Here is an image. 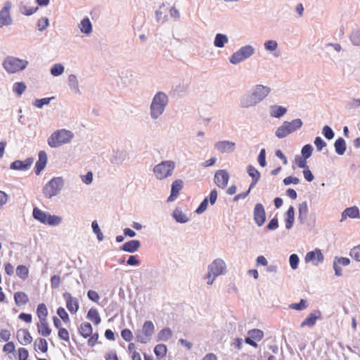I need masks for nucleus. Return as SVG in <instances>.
I'll use <instances>...</instances> for the list:
<instances>
[{
  "label": "nucleus",
  "mask_w": 360,
  "mask_h": 360,
  "mask_svg": "<svg viewBox=\"0 0 360 360\" xmlns=\"http://www.w3.org/2000/svg\"><path fill=\"white\" fill-rule=\"evenodd\" d=\"M270 92V88L263 86L257 85L251 95L244 97L241 101V106L248 108L252 106L268 96Z\"/></svg>",
  "instance_id": "obj_1"
},
{
  "label": "nucleus",
  "mask_w": 360,
  "mask_h": 360,
  "mask_svg": "<svg viewBox=\"0 0 360 360\" xmlns=\"http://www.w3.org/2000/svg\"><path fill=\"white\" fill-rule=\"evenodd\" d=\"M73 134L66 129H60L53 133L48 139V144L51 148H57L71 141Z\"/></svg>",
  "instance_id": "obj_2"
},
{
  "label": "nucleus",
  "mask_w": 360,
  "mask_h": 360,
  "mask_svg": "<svg viewBox=\"0 0 360 360\" xmlns=\"http://www.w3.org/2000/svg\"><path fill=\"white\" fill-rule=\"evenodd\" d=\"M167 101L168 98L165 93L158 92L155 95L150 105V114L152 117L157 118L162 115Z\"/></svg>",
  "instance_id": "obj_3"
},
{
  "label": "nucleus",
  "mask_w": 360,
  "mask_h": 360,
  "mask_svg": "<svg viewBox=\"0 0 360 360\" xmlns=\"http://www.w3.org/2000/svg\"><path fill=\"white\" fill-rule=\"evenodd\" d=\"M33 217L42 224H48L49 226L59 225L62 221V218L56 216L51 215L49 213L45 212L37 207L33 209Z\"/></svg>",
  "instance_id": "obj_4"
},
{
  "label": "nucleus",
  "mask_w": 360,
  "mask_h": 360,
  "mask_svg": "<svg viewBox=\"0 0 360 360\" xmlns=\"http://www.w3.org/2000/svg\"><path fill=\"white\" fill-rule=\"evenodd\" d=\"M78 332L82 338H89L87 344L90 347H94L98 343L99 335L97 332L93 333V327L90 323H82L78 328Z\"/></svg>",
  "instance_id": "obj_5"
},
{
  "label": "nucleus",
  "mask_w": 360,
  "mask_h": 360,
  "mask_svg": "<svg viewBox=\"0 0 360 360\" xmlns=\"http://www.w3.org/2000/svg\"><path fill=\"white\" fill-rule=\"evenodd\" d=\"M27 61L13 56L5 58L3 66L8 73H15L26 68Z\"/></svg>",
  "instance_id": "obj_6"
},
{
  "label": "nucleus",
  "mask_w": 360,
  "mask_h": 360,
  "mask_svg": "<svg viewBox=\"0 0 360 360\" xmlns=\"http://www.w3.org/2000/svg\"><path fill=\"white\" fill-rule=\"evenodd\" d=\"M63 186V179L61 177H54L44 187L43 193L47 198L56 195Z\"/></svg>",
  "instance_id": "obj_7"
},
{
  "label": "nucleus",
  "mask_w": 360,
  "mask_h": 360,
  "mask_svg": "<svg viewBox=\"0 0 360 360\" xmlns=\"http://www.w3.org/2000/svg\"><path fill=\"white\" fill-rule=\"evenodd\" d=\"M174 167L173 161H163L154 167L153 172L158 179H164L172 176Z\"/></svg>",
  "instance_id": "obj_8"
},
{
  "label": "nucleus",
  "mask_w": 360,
  "mask_h": 360,
  "mask_svg": "<svg viewBox=\"0 0 360 360\" xmlns=\"http://www.w3.org/2000/svg\"><path fill=\"white\" fill-rule=\"evenodd\" d=\"M253 53L254 49L251 46H245L231 56L230 62L233 64H238L242 60L251 56Z\"/></svg>",
  "instance_id": "obj_9"
},
{
  "label": "nucleus",
  "mask_w": 360,
  "mask_h": 360,
  "mask_svg": "<svg viewBox=\"0 0 360 360\" xmlns=\"http://www.w3.org/2000/svg\"><path fill=\"white\" fill-rule=\"evenodd\" d=\"M155 327L152 321H147L143 323L141 332L137 335V340L141 343H146L153 335Z\"/></svg>",
  "instance_id": "obj_10"
},
{
  "label": "nucleus",
  "mask_w": 360,
  "mask_h": 360,
  "mask_svg": "<svg viewBox=\"0 0 360 360\" xmlns=\"http://www.w3.org/2000/svg\"><path fill=\"white\" fill-rule=\"evenodd\" d=\"M63 297L66 302V307L72 314H75L79 310V302L77 298L73 297L70 292H64Z\"/></svg>",
  "instance_id": "obj_11"
},
{
  "label": "nucleus",
  "mask_w": 360,
  "mask_h": 360,
  "mask_svg": "<svg viewBox=\"0 0 360 360\" xmlns=\"http://www.w3.org/2000/svg\"><path fill=\"white\" fill-rule=\"evenodd\" d=\"M226 269V264L221 259L214 260L212 264L208 266V270L210 271V275L216 277L219 275L223 274Z\"/></svg>",
  "instance_id": "obj_12"
},
{
  "label": "nucleus",
  "mask_w": 360,
  "mask_h": 360,
  "mask_svg": "<svg viewBox=\"0 0 360 360\" xmlns=\"http://www.w3.org/2000/svg\"><path fill=\"white\" fill-rule=\"evenodd\" d=\"M254 219L255 223L261 226L264 224L266 220V212L263 205L258 203L255 205L254 209Z\"/></svg>",
  "instance_id": "obj_13"
},
{
  "label": "nucleus",
  "mask_w": 360,
  "mask_h": 360,
  "mask_svg": "<svg viewBox=\"0 0 360 360\" xmlns=\"http://www.w3.org/2000/svg\"><path fill=\"white\" fill-rule=\"evenodd\" d=\"M229 175L225 170H219L214 175V182L220 188H225L227 186Z\"/></svg>",
  "instance_id": "obj_14"
},
{
  "label": "nucleus",
  "mask_w": 360,
  "mask_h": 360,
  "mask_svg": "<svg viewBox=\"0 0 360 360\" xmlns=\"http://www.w3.org/2000/svg\"><path fill=\"white\" fill-rule=\"evenodd\" d=\"M10 4H7L0 12V27L9 25L12 22V19L10 16Z\"/></svg>",
  "instance_id": "obj_15"
},
{
  "label": "nucleus",
  "mask_w": 360,
  "mask_h": 360,
  "mask_svg": "<svg viewBox=\"0 0 360 360\" xmlns=\"http://www.w3.org/2000/svg\"><path fill=\"white\" fill-rule=\"evenodd\" d=\"M323 259V255L319 249L309 252L305 256L306 262H313L316 265L322 262Z\"/></svg>",
  "instance_id": "obj_16"
},
{
  "label": "nucleus",
  "mask_w": 360,
  "mask_h": 360,
  "mask_svg": "<svg viewBox=\"0 0 360 360\" xmlns=\"http://www.w3.org/2000/svg\"><path fill=\"white\" fill-rule=\"evenodd\" d=\"M47 154L45 151L41 150L39 153V158L34 167V172L37 175H39L41 172L45 168L47 164Z\"/></svg>",
  "instance_id": "obj_17"
},
{
  "label": "nucleus",
  "mask_w": 360,
  "mask_h": 360,
  "mask_svg": "<svg viewBox=\"0 0 360 360\" xmlns=\"http://www.w3.org/2000/svg\"><path fill=\"white\" fill-rule=\"evenodd\" d=\"M33 161L34 160L32 158H28L23 161L15 160L11 163V168L15 170H26L30 167Z\"/></svg>",
  "instance_id": "obj_18"
},
{
  "label": "nucleus",
  "mask_w": 360,
  "mask_h": 360,
  "mask_svg": "<svg viewBox=\"0 0 360 360\" xmlns=\"http://www.w3.org/2000/svg\"><path fill=\"white\" fill-rule=\"evenodd\" d=\"M18 342L22 345H30L32 342V337L27 329H20L17 331Z\"/></svg>",
  "instance_id": "obj_19"
},
{
  "label": "nucleus",
  "mask_w": 360,
  "mask_h": 360,
  "mask_svg": "<svg viewBox=\"0 0 360 360\" xmlns=\"http://www.w3.org/2000/svg\"><path fill=\"white\" fill-rule=\"evenodd\" d=\"M321 312L319 311H315L309 314V316L301 323L300 326L304 327H312L315 325L316 321L321 318Z\"/></svg>",
  "instance_id": "obj_20"
},
{
  "label": "nucleus",
  "mask_w": 360,
  "mask_h": 360,
  "mask_svg": "<svg viewBox=\"0 0 360 360\" xmlns=\"http://www.w3.org/2000/svg\"><path fill=\"white\" fill-rule=\"evenodd\" d=\"M182 188L183 181L181 179L175 180L172 184L171 194L167 198V202H172L174 200L177 198L179 193L182 189Z\"/></svg>",
  "instance_id": "obj_21"
},
{
  "label": "nucleus",
  "mask_w": 360,
  "mask_h": 360,
  "mask_svg": "<svg viewBox=\"0 0 360 360\" xmlns=\"http://www.w3.org/2000/svg\"><path fill=\"white\" fill-rule=\"evenodd\" d=\"M13 299L15 305L18 307L25 306L30 301L28 295L22 291L15 292L13 295Z\"/></svg>",
  "instance_id": "obj_22"
},
{
  "label": "nucleus",
  "mask_w": 360,
  "mask_h": 360,
  "mask_svg": "<svg viewBox=\"0 0 360 360\" xmlns=\"http://www.w3.org/2000/svg\"><path fill=\"white\" fill-rule=\"evenodd\" d=\"M141 246V243L137 240H129L122 245L120 250L127 252H135L139 250Z\"/></svg>",
  "instance_id": "obj_23"
},
{
  "label": "nucleus",
  "mask_w": 360,
  "mask_h": 360,
  "mask_svg": "<svg viewBox=\"0 0 360 360\" xmlns=\"http://www.w3.org/2000/svg\"><path fill=\"white\" fill-rule=\"evenodd\" d=\"M235 143L229 141H219L215 144L217 148L221 153L231 152L234 150Z\"/></svg>",
  "instance_id": "obj_24"
},
{
  "label": "nucleus",
  "mask_w": 360,
  "mask_h": 360,
  "mask_svg": "<svg viewBox=\"0 0 360 360\" xmlns=\"http://www.w3.org/2000/svg\"><path fill=\"white\" fill-rule=\"evenodd\" d=\"M38 333L44 337H48L51 333V329L47 322V320L39 321L37 324Z\"/></svg>",
  "instance_id": "obj_25"
},
{
  "label": "nucleus",
  "mask_w": 360,
  "mask_h": 360,
  "mask_svg": "<svg viewBox=\"0 0 360 360\" xmlns=\"http://www.w3.org/2000/svg\"><path fill=\"white\" fill-rule=\"evenodd\" d=\"M86 318L91 321L95 326H98L101 322V316L96 308H91L86 314Z\"/></svg>",
  "instance_id": "obj_26"
},
{
  "label": "nucleus",
  "mask_w": 360,
  "mask_h": 360,
  "mask_svg": "<svg viewBox=\"0 0 360 360\" xmlns=\"http://www.w3.org/2000/svg\"><path fill=\"white\" fill-rule=\"evenodd\" d=\"M248 173L252 178V181L250 186V189L255 187L256 184L258 182L260 178V173L259 171L252 165H249L248 167Z\"/></svg>",
  "instance_id": "obj_27"
},
{
  "label": "nucleus",
  "mask_w": 360,
  "mask_h": 360,
  "mask_svg": "<svg viewBox=\"0 0 360 360\" xmlns=\"http://www.w3.org/2000/svg\"><path fill=\"white\" fill-rule=\"evenodd\" d=\"M347 217L357 218L359 217V210L357 207H348L342 214V219H345Z\"/></svg>",
  "instance_id": "obj_28"
},
{
  "label": "nucleus",
  "mask_w": 360,
  "mask_h": 360,
  "mask_svg": "<svg viewBox=\"0 0 360 360\" xmlns=\"http://www.w3.org/2000/svg\"><path fill=\"white\" fill-rule=\"evenodd\" d=\"M283 124L290 131V133L300 129L302 125V122L300 119H295L291 122H284Z\"/></svg>",
  "instance_id": "obj_29"
},
{
  "label": "nucleus",
  "mask_w": 360,
  "mask_h": 360,
  "mask_svg": "<svg viewBox=\"0 0 360 360\" xmlns=\"http://www.w3.org/2000/svg\"><path fill=\"white\" fill-rule=\"evenodd\" d=\"M16 275L22 281H25L29 276V269L25 265H18L16 268Z\"/></svg>",
  "instance_id": "obj_30"
},
{
  "label": "nucleus",
  "mask_w": 360,
  "mask_h": 360,
  "mask_svg": "<svg viewBox=\"0 0 360 360\" xmlns=\"http://www.w3.org/2000/svg\"><path fill=\"white\" fill-rule=\"evenodd\" d=\"M334 146H335V152L338 154V155H343L346 150V143H345V141L340 137L338 138L335 142V144H334Z\"/></svg>",
  "instance_id": "obj_31"
},
{
  "label": "nucleus",
  "mask_w": 360,
  "mask_h": 360,
  "mask_svg": "<svg viewBox=\"0 0 360 360\" xmlns=\"http://www.w3.org/2000/svg\"><path fill=\"white\" fill-rule=\"evenodd\" d=\"M37 314L39 321L47 320L48 310L45 304L41 303L37 306Z\"/></svg>",
  "instance_id": "obj_32"
},
{
  "label": "nucleus",
  "mask_w": 360,
  "mask_h": 360,
  "mask_svg": "<svg viewBox=\"0 0 360 360\" xmlns=\"http://www.w3.org/2000/svg\"><path fill=\"white\" fill-rule=\"evenodd\" d=\"M295 210L292 206H290L287 211V218L285 219V228L290 229L292 228L294 223Z\"/></svg>",
  "instance_id": "obj_33"
},
{
  "label": "nucleus",
  "mask_w": 360,
  "mask_h": 360,
  "mask_svg": "<svg viewBox=\"0 0 360 360\" xmlns=\"http://www.w3.org/2000/svg\"><path fill=\"white\" fill-rule=\"evenodd\" d=\"M49 1H37V6L34 7H32L28 8L27 6H24L21 8V12L27 15H32L34 13L38 8V6H47Z\"/></svg>",
  "instance_id": "obj_34"
},
{
  "label": "nucleus",
  "mask_w": 360,
  "mask_h": 360,
  "mask_svg": "<svg viewBox=\"0 0 360 360\" xmlns=\"http://www.w3.org/2000/svg\"><path fill=\"white\" fill-rule=\"evenodd\" d=\"M172 336V331L169 328L162 329L158 334L159 340L167 341Z\"/></svg>",
  "instance_id": "obj_35"
},
{
  "label": "nucleus",
  "mask_w": 360,
  "mask_h": 360,
  "mask_svg": "<svg viewBox=\"0 0 360 360\" xmlns=\"http://www.w3.org/2000/svg\"><path fill=\"white\" fill-rule=\"evenodd\" d=\"M80 30L82 32L85 34H89L91 32L92 26L89 18H86L82 20L80 23Z\"/></svg>",
  "instance_id": "obj_36"
},
{
  "label": "nucleus",
  "mask_w": 360,
  "mask_h": 360,
  "mask_svg": "<svg viewBox=\"0 0 360 360\" xmlns=\"http://www.w3.org/2000/svg\"><path fill=\"white\" fill-rule=\"evenodd\" d=\"M167 347L163 344H158L154 348V352L158 358H162L167 354Z\"/></svg>",
  "instance_id": "obj_37"
},
{
  "label": "nucleus",
  "mask_w": 360,
  "mask_h": 360,
  "mask_svg": "<svg viewBox=\"0 0 360 360\" xmlns=\"http://www.w3.org/2000/svg\"><path fill=\"white\" fill-rule=\"evenodd\" d=\"M228 42V38L226 35L222 34H217L214 39V46L219 48H221L226 43Z\"/></svg>",
  "instance_id": "obj_38"
},
{
  "label": "nucleus",
  "mask_w": 360,
  "mask_h": 360,
  "mask_svg": "<svg viewBox=\"0 0 360 360\" xmlns=\"http://www.w3.org/2000/svg\"><path fill=\"white\" fill-rule=\"evenodd\" d=\"M173 217L177 222L185 223L188 219L181 210L176 209L173 212Z\"/></svg>",
  "instance_id": "obj_39"
},
{
  "label": "nucleus",
  "mask_w": 360,
  "mask_h": 360,
  "mask_svg": "<svg viewBox=\"0 0 360 360\" xmlns=\"http://www.w3.org/2000/svg\"><path fill=\"white\" fill-rule=\"evenodd\" d=\"M286 108L282 106H273L271 115L274 117H281L286 112Z\"/></svg>",
  "instance_id": "obj_40"
},
{
  "label": "nucleus",
  "mask_w": 360,
  "mask_h": 360,
  "mask_svg": "<svg viewBox=\"0 0 360 360\" xmlns=\"http://www.w3.org/2000/svg\"><path fill=\"white\" fill-rule=\"evenodd\" d=\"M248 335L251 336L255 341H260L264 337V333L259 329H252L248 331Z\"/></svg>",
  "instance_id": "obj_41"
},
{
  "label": "nucleus",
  "mask_w": 360,
  "mask_h": 360,
  "mask_svg": "<svg viewBox=\"0 0 360 360\" xmlns=\"http://www.w3.org/2000/svg\"><path fill=\"white\" fill-rule=\"evenodd\" d=\"M290 134V131L288 129L285 125L283 123V124L279 127L276 131V135L278 138H284Z\"/></svg>",
  "instance_id": "obj_42"
},
{
  "label": "nucleus",
  "mask_w": 360,
  "mask_h": 360,
  "mask_svg": "<svg viewBox=\"0 0 360 360\" xmlns=\"http://www.w3.org/2000/svg\"><path fill=\"white\" fill-rule=\"evenodd\" d=\"M57 314L65 323H70V319L69 315L63 307H60L57 309Z\"/></svg>",
  "instance_id": "obj_43"
},
{
  "label": "nucleus",
  "mask_w": 360,
  "mask_h": 360,
  "mask_svg": "<svg viewBox=\"0 0 360 360\" xmlns=\"http://www.w3.org/2000/svg\"><path fill=\"white\" fill-rule=\"evenodd\" d=\"M299 217L300 219H304L308 214V205L307 202H303L299 205Z\"/></svg>",
  "instance_id": "obj_44"
},
{
  "label": "nucleus",
  "mask_w": 360,
  "mask_h": 360,
  "mask_svg": "<svg viewBox=\"0 0 360 360\" xmlns=\"http://www.w3.org/2000/svg\"><path fill=\"white\" fill-rule=\"evenodd\" d=\"M93 231L95 234H96L97 238L99 241H101L103 240V233L97 223L96 221H94L91 224Z\"/></svg>",
  "instance_id": "obj_45"
},
{
  "label": "nucleus",
  "mask_w": 360,
  "mask_h": 360,
  "mask_svg": "<svg viewBox=\"0 0 360 360\" xmlns=\"http://www.w3.org/2000/svg\"><path fill=\"white\" fill-rule=\"evenodd\" d=\"M58 335L60 340H62L65 342H70V334H69L68 330L66 328H60L58 330Z\"/></svg>",
  "instance_id": "obj_46"
},
{
  "label": "nucleus",
  "mask_w": 360,
  "mask_h": 360,
  "mask_svg": "<svg viewBox=\"0 0 360 360\" xmlns=\"http://www.w3.org/2000/svg\"><path fill=\"white\" fill-rule=\"evenodd\" d=\"M26 89V86L23 82H16L14 84L13 90L18 95H21Z\"/></svg>",
  "instance_id": "obj_47"
},
{
  "label": "nucleus",
  "mask_w": 360,
  "mask_h": 360,
  "mask_svg": "<svg viewBox=\"0 0 360 360\" xmlns=\"http://www.w3.org/2000/svg\"><path fill=\"white\" fill-rule=\"evenodd\" d=\"M307 307V302L304 300H301L299 303H293L290 305V309L297 311L304 309Z\"/></svg>",
  "instance_id": "obj_48"
},
{
  "label": "nucleus",
  "mask_w": 360,
  "mask_h": 360,
  "mask_svg": "<svg viewBox=\"0 0 360 360\" xmlns=\"http://www.w3.org/2000/svg\"><path fill=\"white\" fill-rule=\"evenodd\" d=\"M64 71V67L60 64L54 65L51 69V73L53 76H58Z\"/></svg>",
  "instance_id": "obj_49"
},
{
  "label": "nucleus",
  "mask_w": 360,
  "mask_h": 360,
  "mask_svg": "<svg viewBox=\"0 0 360 360\" xmlns=\"http://www.w3.org/2000/svg\"><path fill=\"white\" fill-rule=\"evenodd\" d=\"M169 9L168 6H166V4L165 3H162V4L160 6V9L156 11V15L158 20H160L162 18V15H164V18L166 16V13H167V11Z\"/></svg>",
  "instance_id": "obj_50"
},
{
  "label": "nucleus",
  "mask_w": 360,
  "mask_h": 360,
  "mask_svg": "<svg viewBox=\"0 0 360 360\" xmlns=\"http://www.w3.org/2000/svg\"><path fill=\"white\" fill-rule=\"evenodd\" d=\"M37 347L38 349L43 353H46L48 350V344L45 339L39 338L37 340Z\"/></svg>",
  "instance_id": "obj_51"
},
{
  "label": "nucleus",
  "mask_w": 360,
  "mask_h": 360,
  "mask_svg": "<svg viewBox=\"0 0 360 360\" xmlns=\"http://www.w3.org/2000/svg\"><path fill=\"white\" fill-rule=\"evenodd\" d=\"M29 356L28 350L24 347H20L18 349V360H27Z\"/></svg>",
  "instance_id": "obj_52"
},
{
  "label": "nucleus",
  "mask_w": 360,
  "mask_h": 360,
  "mask_svg": "<svg viewBox=\"0 0 360 360\" xmlns=\"http://www.w3.org/2000/svg\"><path fill=\"white\" fill-rule=\"evenodd\" d=\"M312 150H313V148L311 145L307 144V145L304 146V147L302 149V157L306 159L309 158L311 155Z\"/></svg>",
  "instance_id": "obj_53"
},
{
  "label": "nucleus",
  "mask_w": 360,
  "mask_h": 360,
  "mask_svg": "<svg viewBox=\"0 0 360 360\" xmlns=\"http://www.w3.org/2000/svg\"><path fill=\"white\" fill-rule=\"evenodd\" d=\"M121 336L127 342H130L133 339L131 331L127 328L121 331Z\"/></svg>",
  "instance_id": "obj_54"
},
{
  "label": "nucleus",
  "mask_w": 360,
  "mask_h": 360,
  "mask_svg": "<svg viewBox=\"0 0 360 360\" xmlns=\"http://www.w3.org/2000/svg\"><path fill=\"white\" fill-rule=\"evenodd\" d=\"M323 134L327 139H332L334 137V132L329 126H324L323 128Z\"/></svg>",
  "instance_id": "obj_55"
},
{
  "label": "nucleus",
  "mask_w": 360,
  "mask_h": 360,
  "mask_svg": "<svg viewBox=\"0 0 360 360\" xmlns=\"http://www.w3.org/2000/svg\"><path fill=\"white\" fill-rule=\"evenodd\" d=\"M350 256L355 260L360 261V245L356 246L352 249Z\"/></svg>",
  "instance_id": "obj_56"
},
{
  "label": "nucleus",
  "mask_w": 360,
  "mask_h": 360,
  "mask_svg": "<svg viewBox=\"0 0 360 360\" xmlns=\"http://www.w3.org/2000/svg\"><path fill=\"white\" fill-rule=\"evenodd\" d=\"M350 39L354 45H360V30L352 32Z\"/></svg>",
  "instance_id": "obj_57"
},
{
  "label": "nucleus",
  "mask_w": 360,
  "mask_h": 360,
  "mask_svg": "<svg viewBox=\"0 0 360 360\" xmlns=\"http://www.w3.org/2000/svg\"><path fill=\"white\" fill-rule=\"evenodd\" d=\"M87 297L88 298L94 302H98L99 300H100V296L98 295V293L97 292H96L95 290H90L88 291L87 292Z\"/></svg>",
  "instance_id": "obj_58"
},
{
  "label": "nucleus",
  "mask_w": 360,
  "mask_h": 360,
  "mask_svg": "<svg viewBox=\"0 0 360 360\" xmlns=\"http://www.w3.org/2000/svg\"><path fill=\"white\" fill-rule=\"evenodd\" d=\"M299 257L297 255L292 254L290 256V264L292 269H296L299 263Z\"/></svg>",
  "instance_id": "obj_59"
},
{
  "label": "nucleus",
  "mask_w": 360,
  "mask_h": 360,
  "mask_svg": "<svg viewBox=\"0 0 360 360\" xmlns=\"http://www.w3.org/2000/svg\"><path fill=\"white\" fill-rule=\"evenodd\" d=\"M105 360H119L117 353L115 350H111L105 354Z\"/></svg>",
  "instance_id": "obj_60"
},
{
  "label": "nucleus",
  "mask_w": 360,
  "mask_h": 360,
  "mask_svg": "<svg viewBox=\"0 0 360 360\" xmlns=\"http://www.w3.org/2000/svg\"><path fill=\"white\" fill-rule=\"evenodd\" d=\"M295 164L297 165L298 167L300 168H306L307 167V159L303 158V157H300V156H297L295 158Z\"/></svg>",
  "instance_id": "obj_61"
},
{
  "label": "nucleus",
  "mask_w": 360,
  "mask_h": 360,
  "mask_svg": "<svg viewBox=\"0 0 360 360\" xmlns=\"http://www.w3.org/2000/svg\"><path fill=\"white\" fill-rule=\"evenodd\" d=\"M278 44L276 41L269 40L264 43V47L266 50L274 51L276 49Z\"/></svg>",
  "instance_id": "obj_62"
},
{
  "label": "nucleus",
  "mask_w": 360,
  "mask_h": 360,
  "mask_svg": "<svg viewBox=\"0 0 360 360\" xmlns=\"http://www.w3.org/2000/svg\"><path fill=\"white\" fill-rule=\"evenodd\" d=\"M11 338V333L8 330L2 329L0 330V340L7 342Z\"/></svg>",
  "instance_id": "obj_63"
},
{
  "label": "nucleus",
  "mask_w": 360,
  "mask_h": 360,
  "mask_svg": "<svg viewBox=\"0 0 360 360\" xmlns=\"http://www.w3.org/2000/svg\"><path fill=\"white\" fill-rule=\"evenodd\" d=\"M15 345L13 342H8L4 345L3 351L7 354L13 353L15 351Z\"/></svg>",
  "instance_id": "obj_64"
}]
</instances>
